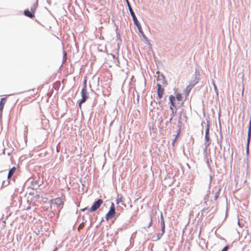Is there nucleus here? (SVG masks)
Returning a JSON list of instances; mask_svg holds the SVG:
<instances>
[{"label": "nucleus", "instance_id": "4be33fe9", "mask_svg": "<svg viewBox=\"0 0 251 251\" xmlns=\"http://www.w3.org/2000/svg\"><path fill=\"white\" fill-rule=\"evenodd\" d=\"M221 190V188L220 187H219L218 188L217 192H216L214 197V199L215 201H216L217 200V199L219 198L220 192Z\"/></svg>", "mask_w": 251, "mask_h": 251}, {"label": "nucleus", "instance_id": "1a4fd4ad", "mask_svg": "<svg viewBox=\"0 0 251 251\" xmlns=\"http://www.w3.org/2000/svg\"><path fill=\"white\" fill-rule=\"evenodd\" d=\"M126 0L127 1V4H128L129 10L131 15L133 18V22H134V24H137L138 22H139V21H138L131 7L130 6V5L129 4L128 0Z\"/></svg>", "mask_w": 251, "mask_h": 251}, {"label": "nucleus", "instance_id": "b1692460", "mask_svg": "<svg viewBox=\"0 0 251 251\" xmlns=\"http://www.w3.org/2000/svg\"><path fill=\"white\" fill-rule=\"evenodd\" d=\"M193 88V87H192L191 85H188L186 87V94L187 95H188L189 93L190 92L191 90H192V89Z\"/></svg>", "mask_w": 251, "mask_h": 251}, {"label": "nucleus", "instance_id": "ea45409f", "mask_svg": "<svg viewBox=\"0 0 251 251\" xmlns=\"http://www.w3.org/2000/svg\"><path fill=\"white\" fill-rule=\"evenodd\" d=\"M220 115H221V114H220V112H219V121L220 128V130H221V122H220Z\"/></svg>", "mask_w": 251, "mask_h": 251}, {"label": "nucleus", "instance_id": "de8ad7c7", "mask_svg": "<svg viewBox=\"0 0 251 251\" xmlns=\"http://www.w3.org/2000/svg\"><path fill=\"white\" fill-rule=\"evenodd\" d=\"M139 96L138 95L137 98V100H136V101H137V102H139Z\"/></svg>", "mask_w": 251, "mask_h": 251}, {"label": "nucleus", "instance_id": "cd10ccee", "mask_svg": "<svg viewBox=\"0 0 251 251\" xmlns=\"http://www.w3.org/2000/svg\"><path fill=\"white\" fill-rule=\"evenodd\" d=\"M67 60V53L65 51H63V63H65Z\"/></svg>", "mask_w": 251, "mask_h": 251}, {"label": "nucleus", "instance_id": "f3484780", "mask_svg": "<svg viewBox=\"0 0 251 251\" xmlns=\"http://www.w3.org/2000/svg\"><path fill=\"white\" fill-rule=\"evenodd\" d=\"M251 138L247 137V142L246 147V153L247 155L249 154V147Z\"/></svg>", "mask_w": 251, "mask_h": 251}, {"label": "nucleus", "instance_id": "20e7f679", "mask_svg": "<svg viewBox=\"0 0 251 251\" xmlns=\"http://www.w3.org/2000/svg\"><path fill=\"white\" fill-rule=\"evenodd\" d=\"M170 103H171V106H170V109L173 111V110H175L174 109V107L176 108V109H178V108H180V106L183 104V102H182L181 104L179 105H177L176 102V98L173 95H171L169 96V98Z\"/></svg>", "mask_w": 251, "mask_h": 251}, {"label": "nucleus", "instance_id": "9b49d317", "mask_svg": "<svg viewBox=\"0 0 251 251\" xmlns=\"http://www.w3.org/2000/svg\"><path fill=\"white\" fill-rule=\"evenodd\" d=\"M157 80L158 81H160V82L165 86H166L168 85V83L167 80H166L165 75L162 74H161L160 75L158 76V77L157 78Z\"/></svg>", "mask_w": 251, "mask_h": 251}, {"label": "nucleus", "instance_id": "f257e3e1", "mask_svg": "<svg viewBox=\"0 0 251 251\" xmlns=\"http://www.w3.org/2000/svg\"><path fill=\"white\" fill-rule=\"evenodd\" d=\"M117 212L115 211V206L113 202H111V206L108 212L106 214L105 218L107 221L116 216Z\"/></svg>", "mask_w": 251, "mask_h": 251}, {"label": "nucleus", "instance_id": "58836bf2", "mask_svg": "<svg viewBox=\"0 0 251 251\" xmlns=\"http://www.w3.org/2000/svg\"><path fill=\"white\" fill-rule=\"evenodd\" d=\"M31 91H33L36 93H38V90H36V89H33L32 90H28L27 92H31Z\"/></svg>", "mask_w": 251, "mask_h": 251}, {"label": "nucleus", "instance_id": "dca6fc26", "mask_svg": "<svg viewBox=\"0 0 251 251\" xmlns=\"http://www.w3.org/2000/svg\"><path fill=\"white\" fill-rule=\"evenodd\" d=\"M16 170V168L15 167H13L12 168H11L8 172V175H7V179L10 178L11 176H13L14 173L15 172Z\"/></svg>", "mask_w": 251, "mask_h": 251}, {"label": "nucleus", "instance_id": "e433bc0d", "mask_svg": "<svg viewBox=\"0 0 251 251\" xmlns=\"http://www.w3.org/2000/svg\"><path fill=\"white\" fill-rule=\"evenodd\" d=\"M209 194H210V192L208 191V193L207 194V195L204 197V200L205 201H207L208 200Z\"/></svg>", "mask_w": 251, "mask_h": 251}, {"label": "nucleus", "instance_id": "8fccbe9b", "mask_svg": "<svg viewBox=\"0 0 251 251\" xmlns=\"http://www.w3.org/2000/svg\"><path fill=\"white\" fill-rule=\"evenodd\" d=\"M168 123H170V120H169L168 122H167V123H166V125H168Z\"/></svg>", "mask_w": 251, "mask_h": 251}, {"label": "nucleus", "instance_id": "2f4dec72", "mask_svg": "<svg viewBox=\"0 0 251 251\" xmlns=\"http://www.w3.org/2000/svg\"><path fill=\"white\" fill-rule=\"evenodd\" d=\"M9 184V181L7 179V180H3L2 181V186H6Z\"/></svg>", "mask_w": 251, "mask_h": 251}, {"label": "nucleus", "instance_id": "c03bdc74", "mask_svg": "<svg viewBox=\"0 0 251 251\" xmlns=\"http://www.w3.org/2000/svg\"><path fill=\"white\" fill-rule=\"evenodd\" d=\"M83 225V223H82L81 224H80L78 227V229H79L80 228H81L82 227Z\"/></svg>", "mask_w": 251, "mask_h": 251}, {"label": "nucleus", "instance_id": "bb28decb", "mask_svg": "<svg viewBox=\"0 0 251 251\" xmlns=\"http://www.w3.org/2000/svg\"><path fill=\"white\" fill-rule=\"evenodd\" d=\"M177 129L176 131V136L179 137L180 133H181V126H177Z\"/></svg>", "mask_w": 251, "mask_h": 251}, {"label": "nucleus", "instance_id": "423d86ee", "mask_svg": "<svg viewBox=\"0 0 251 251\" xmlns=\"http://www.w3.org/2000/svg\"><path fill=\"white\" fill-rule=\"evenodd\" d=\"M206 128L205 131V136H204V143H209L211 144V141L210 139V136H209V130H210V122L209 120L206 119Z\"/></svg>", "mask_w": 251, "mask_h": 251}, {"label": "nucleus", "instance_id": "c9c22d12", "mask_svg": "<svg viewBox=\"0 0 251 251\" xmlns=\"http://www.w3.org/2000/svg\"><path fill=\"white\" fill-rule=\"evenodd\" d=\"M85 101H82V99H81L80 100H79L78 101V105L79 107L80 108H81V104H82L83 103L85 102Z\"/></svg>", "mask_w": 251, "mask_h": 251}, {"label": "nucleus", "instance_id": "4d7b16f0", "mask_svg": "<svg viewBox=\"0 0 251 251\" xmlns=\"http://www.w3.org/2000/svg\"><path fill=\"white\" fill-rule=\"evenodd\" d=\"M56 150H57V151H58V148H56Z\"/></svg>", "mask_w": 251, "mask_h": 251}, {"label": "nucleus", "instance_id": "4c0bfd02", "mask_svg": "<svg viewBox=\"0 0 251 251\" xmlns=\"http://www.w3.org/2000/svg\"><path fill=\"white\" fill-rule=\"evenodd\" d=\"M178 124H180L181 123V113H180V114H179V116H178Z\"/></svg>", "mask_w": 251, "mask_h": 251}, {"label": "nucleus", "instance_id": "6e6552de", "mask_svg": "<svg viewBox=\"0 0 251 251\" xmlns=\"http://www.w3.org/2000/svg\"><path fill=\"white\" fill-rule=\"evenodd\" d=\"M50 202L51 203H53L57 205L58 208L62 207L63 205V202L60 198H57L54 200H51Z\"/></svg>", "mask_w": 251, "mask_h": 251}, {"label": "nucleus", "instance_id": "f704fd0d", "mask_svg": "<svg viewBox=\"0 0 251 251\" xmlns=\"http://www.w3.org/2000/svg\"><path fill=\"white\" fill-rule=\"evenodd\" d=\"M229 246L228 245L225 246L221 251H228Z\"/></svg>", "mask_w": 251, "mask_h": 251}, {"label": "nucleus", "instance_id": "393cba45", "mask_svg": "<svg viewBox=\"0 0 251 251\" xmlns=\"http://www.w3.org/2000/svg\"><path fill=\"white\" fill-rule=\"evenodd\" d=\"M176 113V110H173V111H172L171 114V118H170V123L171 122L173 118L175 116Z\"/></svg>", "mask_w": 251, "mask_h": 251}, {"label": "nucleus", "instance_id": "c85d7f7f", "mask_svg": "<svg viewBox=\"0 0 251 251\" xmlns=\"http://www.w3.org/2000/svg\"><path fill=\"white\" fill-rule=\"evenodd\" d=\"M150 221L148 226H147V228L150 227L152 225V218L151 215H150Z\"/></svg>", "mask_w": 251, "mask_h": 251}, {"label": "nucleus", "instance_id": "f8f14e48", "mask_svg": "<svg viewBox=\"0 0 251 251\" xmlns=\"http://www.w3.org/2000/svg\"><path fill=\"white\" fill-rule=\"evenodd\" d=\"M30 183L33 190L37 189L41 185V183H39L38 180H32Z\"/></svg>", "mask_w": 251, "mask_h": 251}, {"label": "nucleus", "instance_id": "a18cd8bd", "mask_svg": "<svg viewBox=\"0 0 251 251\" xmlns=\"http://www.w3.org/2000/svg\"><path fill=\"white\" fill-rule=\"evenodd\" d=\"M205 209H206L204 208V209H203L202 210H201V215H203V212L205 211Z\"/></svg>", "mask_w": 251, "mask_h": 251}, {"label": "nucleus", "instance_id": "aec40b11", "mask_svg": "<svg viewBox=\"0 0 251 251\" xmlns=\"http://www.w3.org/2000/svg\"><path fill=\"white\" fill-rule=\"evenodd\" d=\"M200 70L198 67H197L195 69V72L194 75V77H197L198 78H200Z\"/></svg>", "mask_w": 251, "mask_h": 251}, {"label": "nucleus", "instance_id": "a211bd4d", "mask_svg": "<svg viewBox=\"0 0 251 251\" xmlns=\"http://www.w3.org/2000/svg\"><path fill=\"white\" fill-rule=\"evenodd\" d=\"M204 159L206 160V163L208 167V168L209 169L210 171H212V167L210 164V163L212 162V160L211 159H209L208 157Z\"/></svg>", "mask_w": 251, "mask_h": 251}, {"label": "nucleus", "instance_id": "5701e85b", "mask_svg": "<svg viewBox=\"0 0 251 251\" xmlns=\"http://www.w3.org/2000/svg\"><path fill=\"white\" fill-rule=\"evenodd\" d=\"M160 224H161V231H162L163 233H165V221H160Z\"/></svg>", "mask_w": 251, "mask_h": 251}, {"label": "nucleus", "instance_id": "37998d69", "mask_svg": "<svg viewBox=\"0 0 251 251\" xmlns=\"http://www.w3.org/2000/svg\"><path fill=\"white\" fill-rule=\"evenodd\" d=\"M160 220L161 221H164V217L162 213H161Z\"/></svg>", "mask_w": 251, "mask_h": 251}, {"label": "nucleus", "instance_id": "2eb2a0df", "mask_svg": "<svg viewBox=\"0 0 251 251\" xmlns=\"http://www.w3.org/2000/svg\"><path fill=\"white\" fill-rule=\"evenodd\" d=\"M210 144L209 143H204V148L203 150V154L204 158L208 157V153H207V149L208 147L210 146Z\"/></svg>", "mask_w": 251, "mask_h": 251}, {"label": "nucleus", "instance_id": "7ed1b4c3", "mask_svg": "<svg viewBox=\"0 0 251 251\" xmlns=\"http://www.w3.org/2000/svg\"><path fill=\"white\" fill-rule=\"evenodd\" d=\"M38 4V1L37 0L36 2L34 3V5L32 7H31L30 11L28 9L25 10V15L30 18L34 17V13L36 11Z\"/></svg>", "mask_w": 251, "mask_h": 251}, {"label": "nucleus", "instance_id": "6e6d98bb", "mask_svg": "<svg viewBox=\"0 0 251 251\" xmlns=\"http://www.w3.org/2000/svg\"><path fill=\"white\" fill-rule=\"evenodd\" d=\"M89 85H90V88H91V84H89Z\"/></svg>", "mask_w": 251, "mask_h": 251}, {"label": "nucleus", "instance_id": "5fc2aeb1", "mask_svg": "<svg viewBox=\"0 0 251 251\" xmlns=\"http://www.w3.org/2000/svg\"><path fill=\"white\" fill-rule=\"evenodd\" d=\"M112 123H113V122H111L110 125H111L112 124Z\"/></svg>", "mask_w": 251, "mask_h": 251}, {"label": "nucleus", "instance_id": "473e14b6", "mask_svg": "<svg viewBox=\"0 0 251 251\" xmlns=\"http://www.w3.org/2000/svg\"><path fill=\"white\" fill-rule=\"evenodd\" d=\"M223 134L221 133L220 134V143H219V146H220V149H222V145H221V142L223 140Z\"/></svg>", "mask_w": 251, "mask_h": 251}, {"label": "nucleus", "instance_id": "3c124183", "mask_svg": "<svg viewBox=\"0 0 251 251\" xmlns=\"http://www.w3.org/2000/svg\"><path fill=\"white\" fill-rule=\"evenodd\" d=\"M122 205H123L125 207H126V204H124V203H122Z\"/></svg>", "mask_w": 251, "mask_h": 251}, {"label": "nucleus", "instance_id": "603ef678", "mask_svg": "<svg viewBox=\"0 0 251 251\" xmlns=\"http://www.w3.org/2000/svg\"><path fill=\"white\" fill-rule=\"evenodd\" d=\"M63 64H61V66H60V67H62V66H63Z\"/></svg>", "mask_w": 251, "mask_h": 251}, {"label": "nucleus", "instance_id": "4468645a", "mask_svg": "<svg viewBox=\"0 0 251 251\" xmlns=\"http://www.w3.org/2000/svg\"><path fill=\"white\" fill-rule=\"evenodd\" d=\"M121 64H116V65L117 66H119L120 68H121V70L123 73H125L126 74H127L128 72V68L127 67V65L128 64H122L123 65L124 67L123 68L122 66H121L120 65Z\"/></svg>", "mask_w": 251, "mask_h": 251}, {"label": "nucleus", "instance_id": "c756f323", "mask_svg": "<svg viewBox=\"0 0 251 251\" xmlns=\"http://www.w3.org/2000/svg\"><path fill=\"white\" fill-rule=\"evenodd\" d=\"M178 138H179V137L176 135L175 138L174 139V140H173V141L172 142V146L173 147L175 146V143L177 141Z\"/></svg>", "mask_w": 251, "mask_h": 251}, {"label": "nucleus", "instance_id": "39448f33", "mask_svg": "<svg viewBox=\"0 0 251 251\" xmlns=\"http://www.w3.org/2000/svg\"><path fill=\"white\" fill-rule=\"evenodd\" d=\"M103 203V200L100 199L96 200L92 205L91 207L89 209V211L91 212H95L97 210Z\"/></svg>", "mask_w": 251, "mask_h": 251}, {"label": "nucleus", "instance_id": "a19ab883", "mask_svg": "<svg viewBox=\"0 0 251 251\" xmlns=\"http://www.w3.org/2000/svg\"><path fill=\"white\" fill-rule=\"evenodd\" d=\"M225 148L224 149V153H223V159L225 162L226 161V158L225 156Z\"/></svg>", "mask_w": 251, "mask_h": 251}, {"label": "nucleus", "instance_id": "412c9836", "mask_svg": "<svg viewBox=\"0 0 251 251\" xmlns=\"http://www.w3.org/2000/svg\"><path fill=\"white\" fill-rule=\"evenodd\" d=\"M176 100H177L178 102L181 101L182 100V96L181 93H178L176 94Z\"/></svg>", "mask_w": 251, "mask_h": 251}, {"label": "nucleus", "instance_id": "f03ea898", "mask_svg": "<svg viewBox=\"0 0 251 251\" xmlns=\"http://www.w3.org/2000/svg\"><path fill=\"white\" fill-rule=\"evenodd\" d=\"M87 88V79L85 77L83 82V88L81 91V96L82 101H86L88 98V93L86 90Z\"/></svg>", "mask_w": 251, "mask_h": 251}, {"label": "nucleus", "instance_id": "79ce46f5", "mask_svg": "<svg viewBox=\"0 0 251 251\" xmlns=\"http://www.w3.org/2000/svg\"><path fill=\"white\" fill-rule=\"evenodd\" d=\"M89 208H88V207H85V208H84L81 209V210L82 211H85V210H89Z\"/></svg>", "mask_w": 251, "mask_h": 251}, {"label": "nucleus", "instance_id": "ddd939ff", "mask_svg": "<svg viewBox=\"0 0 251 251\" xmlns=\"http://www.w3.org/2000/svg\"><path fill=\"white\" fill-rule=\"evenodd\" d=\"M200 80V78H198L197 77L194 76L192 78V80L189 82V85L194 87L198 83Z\"/></svg>", "mask_w": 251, "mask_h": 251}, {"label": "nucleus", "instance_id": "7c9ffc66", "mask_svg": "<svg viewBox=\"0 0 251 251\" xmlns=\"http://www.w3.org/2000/svg\"><path fill=\"white\" fill-rule=\"evenodd\" d=\"M164 233H163L162 231H161V233H158L157 235V239L155 240V241H158L160 239L161 237L163 236ZM155 241V240H154Z\"/></svg>", "mask_w": 251, "mask_h": 251}, {"label": "nucleus", "instance_id": "9d476101", "mask_svg": "<svg viewBox=\"0 0 251 251\" xmlns=\"http://www.w3.org/2000/svg\"><path fill=\"white\" fill-rule=\"evenodd\" d=\"M6 97L2 98L0 100V118L2 117V111L4 104L6 101Z\"/></svg>", "mask_w": 251, "mask_h": 251}, {"label": "nucleus", "instance_id": "09e8293b", "mask_svg": "<svg viewBox=\"0 0 251 251\" xmlns=\"http://www.w3.org/2000/svg\"><path fill=\"white\" fill-rule=\"evenodd\" d=\"M119 215H120V213H118L117 212V214H116V216H115V217H118V216H119Z\"/></svg>", "mask_w": 251, "mask_h": 251}, {"label": "nucleus", "instance_id": "0eeeda50", "mask_svg": "<svg viewBox=\"0 0 251 251\" xmlns=\"http://www.w3.org/2000/svg\"><path fill=\"white\" fill-rule=\"evenodd\" d=\"M156 86L157 96L160 99L163 97V95L164 93V89L159 83H157Z\"/></svg>", "mask_w": 251, "mask_h": 251}, {"label": "nucleus", "instance_id": "864d4df0", "mask_svg": "<svg viewBox=\"0 0 251 251\" xmlns=\"http://www.w3.org/2000/svg\"><path fill=\"white\" fill-rule=\"evenodd\" d=\"M247 234H249V231L247 230Z\"/></svg>", "mask_w": 251, "mask_h": 251}, {"label": "nucleus", "instance_id": "6ab92c4d", "mask_svg": "<svg viewBox=\"0 0 251 251\" xmlns=\"http://www.w3.org/2000/svg\"><path fill=\"white\" fill-rule=\"evenodd\" d=\"M123 195L122 194H118L117 196L116 202L117 204H119L120 202H123Z\"/></svg>", "mask_w": 251, "mask_h": 251}, {"label": "nucleus", "instance_id": "49530a36", "mask_svg": "<svg viewBox=\"0 0 251 251\" xmlns=\"http://www.w3.org/2000/svg\"><path fill=\"white\" fill-rule=\"evenodd\" d=\"M210 183H211V181L212 178V176L210 175ZM210 184H209V187H210Z\"/></svg>", "mask_w": 251, "mask_h": 251}, {"label": "nucleus", "instance_id": "a878e982", "mask_svg": "<svg viewBox=\"0 0 251 251\" xmlns=\"http://www.w3.org/2000/svg\"><path fill=\"white\" fill-rule=\"evenodd\" d=\"M135 25L137 26L139 31L141 33L143 34V32L142 29V27H141V25L140 23L138 22L137 24H135Z\"/></svg>", "mask_w": 251, "mask_h": 251}, {"label": "nucleus", "instance_id": "72a5a7b5", "mask_svg": "<svg viewBox=\"0 0 251 251\" xmlns=\"http://www.w3.org/2000/svg\"><path fill=\"white\" fill-rule=\"evenodd\" d=\"M213 87H214V91H215V93H216L217 95L218 96V88H217L216 84L214 83V82H213Z\"/></svg>", "mask_w": 251, "mask_h": 251}]
</instances>
